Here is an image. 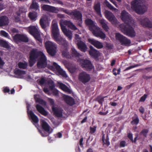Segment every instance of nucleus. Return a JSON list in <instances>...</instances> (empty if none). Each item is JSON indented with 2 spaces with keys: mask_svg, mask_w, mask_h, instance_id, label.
I'll return each instance as SVG.
<instances>
[{
  "mask_svg": "<svg viewBox=\"0 0 152 152\" xmlns=\"http://www.w3.org/2000/svg\"><path fill=\"white\" fill-rule=\"evenodd\" d=\"M52 27L53 38L58 43L62 45L61 50L62 56L66 58H71V56L68 50V42L60 35L57 23L56 20H53Z\"/></svg>",
  "mask_w": 152,
  "mask_h": 152,
  "instance_id": "f257e3e1",
  "label": "nucleus"
},
{
  "mask_svg": "<svg viewBox=\"0 0 152 152\" xmlns=\"http://www.w3.org/2000/svg\"><path fill=\"white\" fill-rule=\"evenodd\" d=\"M29 66H32L35 62L36 59L39 58L37 66L39 68H43L47 65L46 57L43 53L37 49H33L30 53Z\"/></svg>",
  "mask_w": 152,
  "mask_h": 152,
  "instance_id": "f03ea898",
  "label": "nucleus"
},
{
  "mask_svg": "<svg viewBox=\"0 0 152 152\" xmlns=\"http://www.w3.org/2000/svg\"><path fill=\"white\" fill-rule=\"evenodd\" d=\"M60 24L63 32L64 35L68 38V39L69 40H71L72 39V32L69 30H68L64 25L68 26V27L72 30L76 31V32L77 33L79 32V30L70 21H67L61 19L60 21Z\"/></svg>",
  "mask_w": 152,
  "mask_h": 152,
  "instance_id": "7ed1b4c3",
  "label": "nucleus"
},
{
  "mask_svg": "<svg viewBox=\"0 0 152 152\" xmlns=\"http://www.w3.org/2000/svg\"><path fill=\"white\" fill-rule=\"evenodd\" d=\"M85 22L86 24L89 26L90 30L92 31L94 36L98 37H99L102 39L105 38V34L100 28L97 26L95 23L89 19H86Z\"/></svg>",
  "mask_w": 152,
  "mask_h": 152,
  "instance_id": "20e7f679",
  "label": "nucleus"
},
{
  "mask_svg": "<svg viewBox=\"0 0 152 152\" xmlns=\"http://www.w3.org/2000/svg\"><path fill=\"white\" fill-rule=\"evenodd\" d=\"M143 0H134L131 2V7L136 13L143 14L147 10L146 7L143 4Z\"/></svg>",
  "mask_w": 152,
  "mask_h": 152,
  "instance_id": "39448f33",
  "label": "nucleus"
},
{
  "mask_svg": "<svg viewBox=\"0 0 152 152\" xmlns=\"http://www.w3.org/2000/svg\"><path fill=\"white\" fill-rule=\"evenodd\" d=\"M136 26H132V25L126 24V25L121 24L120 26L121 30L124 34L131 37H135L136 35V32L133 27Z\"/></svg>",
  "mask_w": 152,
  "mask_h": 152,
  "instance_id": "423d86ee",
  "label": "nucleus"
},
{
  "mask_svg": "<svg viewBox=\"0 0 152 152\" xmlns=\"http://www.w3.org/2000/svg\"><path fill=\"white\" fill-rule=\"evenodd\" d=\"M121 18L125 23L134 26L135 22L129 13L125 10H123L121 13Z\"/></svg>",
  "mask_w": 152,
  "mask_h": 152,
  "instance_id": "0eeeda50",
  "label": "nucleus"
},
{
  "mask_svg": "<svg viewBox=\"0 0 152 152\" xmlns=\"http://www.w3.org/2000/svg\"><path fill=\"white\" fill-rule=\"evenodd\" d=\"M45 46L48 53L51 56H54L56 53L57 45L51 41H48L45 43Z\"/></svg>",
  "mask_w": 152,
  "mask_h": 152,
  "instance_id": "6e6552de",
  "label": "nucleus"
},
{
  "mask_svg": "<svg viewBox=\"0 0 152 152\" xmlns=\"http://www.w3.org/2000/svg\"><path fill=\"white\" fill-rule=\"evenodd\" d=\"M115 38L116 40L119 41L122 45L128 46L130 45V40L119 33H116Z\"/></svg>",
  "mask_w": 152,
  "mask_h": 152,
  "instance_id": "1a4fd4ad",
  "label": "nucleus"
},
{
  "mask_svg": "<svg viewBox=\"0 0 152 152\" xmlns=\"http://www.w3.org/2000/svg\"><path fill=\"white\" fill-rule=\"evenodd\" d=\"M80 66L85 70L88 71L93 70L94 68L91 62L88 60L80 59L78 60Z\"/></svg>",
  "mask_w": 152,
  "mask_h": 152,
  "instance_id": "9d476101",
  "label": "nucleus"
},
{
  "mask_svg": "<svg viewBox=\"0 0 152 152\" xmlns=\"http://www.w3.org/2000/svg\"><path fill=\"white\" fill-rule=\"evenodd\" d=\"M40 123L43 129L46 132L43 134V132H44L43 131H39L40 133L42 136H47L52 132L53 129L50 127L44 120H41Z\"/></svg>",
  "mask_w": 152,
  "mask_h": 152,
  "instance_id": "9b49d317",
  "label": "nucleus"
},
{
  "mask_svg": "<svg viewBox=\"0 0 152 152\" xmlns=\"http://www.w3.org/2000/svg\"><path fill=\"white\" fill-rule=\"evenodd\" d=\"M105 17L111 23L115 26L118 24V22L113 13L109 11L105 10L104 12Z\"/></svg>",
  "mask_w": 152,
  "mask_h": 152,
  "instance_id": "f8f14e48",
  "label": "nucleus"
},
{
  "mask_svg": "<svg viewBox=\"0 0 152 152\" xmlns=\"http://www.w3.org/2000/svg\"><path fill=\"white\" fill-rule=\"evenodd\" d=\"M91 78L90 75L85 72H81L78 76L79 80L84 84L88 82Z\"/></svg>",
  "mask_w": 152,
  "mask_h": 152,
  "instance_id": "ddd939ff",
  "label": "nucleus"
},
{
  "mask_svg": "<svg viewBox=\"0 0 152 152\" xmlns=\"http://www.w3.org/2000/svg\"><path fill=\"white\" fill-rule=\"evenodd\" d=\"M70 16L73 19L77 20L79 21H82V14L79 11L76 10L72 11Z\"/></svg>",
  "mask_w": 152,
  "mask_h": 152,
  "instance_id": "4468645a",
  "label": "nucleus"
},
{
  "mask_svg": "<svg viewBox=\"0 0 152 152\" xmlns=\"http://www.w3.org/2000/svg\"><path fill=\"white\" fill-rule=\"evenodd\" d=\"M42 8L44 10L55 13H57L60 10L58 8L48 5H43Z\"/></svg>",
  "mask_w": 152,
  "mask_h": 152,
  "instance_id": "2eb2a0df",
  "label": "nucleus"
},
{
  "mask_svg": "<svg viewBox=\"0 0 152 152\" xmlns=\"http://www.w3.org/2000/svg\"><path fill=\"white\" fill-rule=\"evenodd\" d=\"M140 24L143 27L152 28V22L147 18H142L139 20Z\"/></svg>",
  "mask_w": 152,
  "mask_h": 152,
  "instance_id": "dca6fc26",
  "label": "nucleus"
},
{
  "mask_svg": "<svg viewBox=\"0 0 152 152\" xmlns=\"http://www.w3.org/2000/svg\"><path fill=\"white\" fill-rule=\"evenodd\" d=\"M13 39L17 42H27L28 41V39L27 37L23 35L16 34L14 36Z\"/></svg>",
  "mask_w": 152,
  "mask_h": 152,
  "instance_id": "f3484780",
  "label": "nucleus"
},
{
  "mask_svg": "<svg viewBox=\"0 0 152 152\" xmlns=\"http://www.w3.org/2000/svg\"><path fill=\"white\" fill-rule=\"evenodd\" d=\"M54 114L58 117H61L62 116L63 110L58 107L57 105H53L52 107Z\"/></svg>",
  "mask_w": 152,
  "mask_h": 152,
  "instance_id": "a211bd4d",
  "label": "nucleus"
},
{
  "mask_svg": "<svg viewBox=\"0 0 152 152\" xmlns=\"http://www.w3.org/2000/svg\"><path fill=\"white\" fill-rule=\"evenodd\" d=\"M88 42L98 49H101L103 47L102 43L93 39H89Z\"/></svg>",
  "mask_w": 152,
  "mask_h": 152,
  "instance_id": "6ab92c4d",
  "label": "nucleus"
},
{
  "mask_svg": "<svg viewBox=\"0 0 152 152\" xmlns=\"http://www.w3.org/2000/svg\"><path fill=\"white\" fill-rule=\"evenodd\" d=\"M90 50L89 53L90 55L95 58H97L100 55V53L94 49L92 46H90Z\"/></svg>",
  "mask_w": 152,
  "mask_h": 152,
  "instance_id": "aec40b11",
  "label": "nucleus"
},
{
  "mask_svg": "<svg viewBox=\"0 0 152 152\" xmlns=\"http://www.w3.org/2000/svg\"><path fill=\"white\" fill-rule=\"evenodd\" d=\"M79 49L81 51L85 52L87 49V46L85 43L82 41H80L76 43Z\"/></svg>",
  "mask_w": 152,
  "mask_h": 152,
  "instance_id": "412c9836",
  "label": "nucleus"
},
{
  "mask_svg": "<svg viewBox=\"0 0 152 152\" xmlns=\"http://www.w3.org/2000/svg\"><path fill=\"white\" fill-rule=\"evenodd\" d=\"M28 113L29 115L31 117L33 122L34 123V124L37 126V123L39 121V119L31 111H30L29 112L28 111Z\"/></svg>",
  "mask_w": 152,
  "mask_h": 152,
  "instance_id": "4be33fe9",
  "label": "nucleus"
},
{
  "mask_svg": "<svg viewBox=\"0 0 152 152\" xmlns=\"http://www.w3.org/2000/svg\"><path fill=\"white\" fill-rule=\"evenodd\" d=\"M99 22L104 30L105 31H108L109 29L107 25L108 22L104 19H100L99 20Z\"/></svg>",
  "mask_w": 152,
  "mask_h": 152,
  "instance_id": "5701e85b",
  "label": "nucleus"
},
{
  "mask_svg": "<svg viewBox=\"0 0 152 152\" xmlns=\"http://www.w3.org/2000/svg\"><path fill=\"white\" fill-rule=\"evenodd\" d=\"M9 20L8 17L6 16L0 17V26H6L8 24Z\"/></svg>",
  "mask_w": 152,
  "mask_h": 152,
  "instance_id": "b1692460",
  "label": "nucleus"
},
{
  "mask_svg": "<svg viewBox=\"0 0 152 152\" xmlns=\"http://www.w3.org/2000/svg\"><path fill=\"white\" fill-rule=\"evenodd\" d=\"M50 18H48L47 16H44L40 20V23L42 28L44 29L46 27V25L45 24V21H50Z\"/></svg>",
  "mask_w": 152,
  "mask_h": 152,
  "instance_id": "393cba45",
  "label": "nucleus"
},
{
  "mask_svg": "<svg viewBox=\"0 0 152 152\" xmlns=\"http://www.w3.org/2000/svg\"><path fill=\"white\" fill-rule=\"evenodd\" d=\"M28 31L29 33L32 35L37 34L39 31L38 28L34 26H31L28 28Z\"/></svg>",
  "mask_w": 152,
  "mask_h": 152,
  "instance_id": "a878e982",
  "label": "nucleus"
},
{
  "mask_svg": "<svg viewBox=\"0 0 152 152\" xmlns=\"http://www.w3.org/2000/svg\"><path fill=\"white\" fill-rule=\"evenodd\" d=\"M14 73L15 74L18 75L19 77L20 78H22L23 75L26 73L25 71L19 69H15L14 71Z\"/></svg>",
  "mask_w": 152,
  "mask_h": 152,
  "instance_id": "bb28decb",
  "label": "nucleus"
},
{
  "mask_svg": "<svg viewBox=\"0 0 152 152\" xmlns=\"http://www.w3.org/2000/svg\"><path fill=\"white\" fill-rule=\"evenodd\" d=\"M64 99L66 102L70 105H72L75 104L74 99L70 97L66 96Z\"/></svg>",
  "mask_w": 152,
  "mask_h": 152,
  "instance_id": "cd10ccee",
  "label": "nucleus"
},
{
  "mask_svg": "<svg viewBox=\"0 0 152 152\" xmlns=\"http://www.w3.org/2000/svg\"><path fill=\"white\" fill-rule=\"evenodd\" d=\"M58 84L59 87L63 91L69 93H71V90L65 85L61 83H58Z\"/></svg>",
  "mask_w": 152,
  "mask_h": 152,
  "instance_id": "c85d7f7f",
  "label": "nucleus"
},
{
  "mask_svg": "<svg viewBox=\"0 0 152 152\" xmlns=\"http://www.w3.org/2000/svg\"><path fill=\"white\" fill-rule=\"evenodd\" d=\"M94 8L95 11L97 13L101 16V8L100 4L99 2H98L95 3Z\"/></svg>",
  "mask_w": 152,
  "mask_h": 152,
  "instance_id": "c756f323",
  "label": "nucleus"
},
{
  "mask_svg": "<svg viewBox=\"0 0 152 152\" xmlns=\"http://www.w3.org/2000/svg\"><path fill=\"white\" fill-rule=\"evenodd\" d=\"M36 108L38 110L41 114L46 115L48 114V112H47L39 104H37L36 106Z\"/></svg>",
  "mask_w": 152,
  "mask_h": 152,
  "instance_id": "7c9ffc66",
  "label": "nucleus"
},
{
  "mask_svg": "<svg viewBox=\"0 0 152 152\" xmlns=\"http://www.w3.org/2000/svg\"><path fill=\"white\" fill-rule=\"evenodd\" d=\"M104 3L107 7L110 10L113 12H117L118 11V10L114 7L109 2L106 0L104 2Z\"/></svg>",
  "mask_w": 152,
  "mask_h": 152,
  "instance_id": "2f4dec72",
  "label": "nucleus"
},
{
  "mask_svg": "<svg viewBox=\"0 0 152 152\" xmlns=\"http://www.w3.org/2000/svg\"><path fill=\"white\" fill-rule=\"evenodd\" d=\"M34 98L35 99V101L36 102L39 103L40 104H41L43 105H45L46 103L45 102L42 100L39 97V96L38 95H34Z\"/></svg>",
  "mask_w": 152,
  "mask_h": 152,
  "instance_id": "473e14b6",
  "label": "nucleus"
},
{
  "mask_svg": "<svg viewBox=\"0 0 152 152\" xmlns=\"http://www.w3.org/2000/svg\"><path fill=\"white\" fill-rule=\"evenodd\" d=\"M71 51L73 57H79L81 56V55L73 47L72 48Z\"/></svg>",
  "mask_w": 152,
  "mask_h": 152,
  "instance_id": "72a5a7b5",
  "label": "nucleus"
},
{
  "mask_svg": "<svg viewBox=\"0 0 152 152\" xmlns=\"http://www.w3.org/2000/svg\"><path fill=\"white\" fill-rule=\"evenodd\" d=\"M53 66L48 65V67L50 69L52 70H54L55 69H56L58 71L61 68L60 66L58 65L55 62H53Z\"/></svg>",
  "mask_w": 152,
  "mask_h": 152,
  "instance_id": "f704fd0d",
  "label": "nucleus"
},
{
  "mask_svg": "<svg viewBox=\"0 0 152 152\" xmlns=\"http://www.w3.org/2000/svg\"><path fill=\"white\" fill-rule=\"evenodd\" d=\"M132 121L131 123L132 125H137L139 122V119L137 115L135 114L134 116L132 118Z\"/></svg>",
  "mask_w": 152,
  "mask_h": 152,
  "instance_id": "c9c22d12",
  "label": "nucleus"
},
{
  "mask_svg": "<svg viewBox=\"0 0 152 152\" xmlns=\"http://www.w3.org/2000/svg\"><path fill=\"white\" fill-rule=\"evenodd\" d=\"M39 8L38 4L35 2V0H33L32 3L30 6V8L37 10L39 9Z\"/></svg>",
  "mask_w": 152,
  "mask_h": 152,
  "instance_id": "e433bc0d",
  "label": "nucleus"
},
{
  "mask_svg": "<svg viewBox=\"0 0 152 152\" xmlns=\"http://www.w3.org/2000/svg\"><path fill=\"white\" fill-rule=\"evenodd\" d=\"M28 16L31 20L35 21L37 17V13L35 12H30L28 15Z\"/></svg>",
  "mask_w": 152,
  "mask_h": 152,
  "instance_id": "4c0bfd02",
  "label": "nucleus"
},
{
  "mask_svg": "<svg viewBox=\"0 0 152 152\" xmlns=\"http://www.w3.org/2000/svg\"><path fill=\"white\" fill-rule=\"evenodd\" d=\"M0 45L6 48H8L10 47L8 42L3 40H0Z\"/></svg>",
  "mask_w": 152,
  "mask_h": 152,
  "instance_id": "58836bf2",
  "label": "nucleus"
},
{
  "mask_svg": "<svg viewBox=\"0 0 152 152\" xmlns=\"http://www.w3.org/2000/svg\"><path fill=\"white\" fill-rule=\"evenodd\" d=\"M102 140L104 145H105L107 146L109 145L110 143L109 141V139L107 136L106 139H105L104 135L103 134L102 137Z\"/></svg>",
  "mask_w": 152,
  "mask_h": 152,
  "instance_id": "ea45409f",
  "label": "nucleus"
},
{
  "mask_svg": "<svg viewBox=\"0 0 152 152\" xmlns=\"http://www.w3.org/2000/svg\"><path fill=\"white\" fill-rule=\"evenodd\" d=\"M18 66L20 68L26 69L27 66V64L26 62H19L18 64Z\"/></svg>",
  "mask_w": 152,
  "mask_h": 152,
  "instance_id": "a19ab883",
  "label": "nucleus"
},
{
  "mask_svg": "<svg viewBox=\"0 0 152 152\" xmlns=\"http://www.w3.org/2000/svg\"><path fill=\"white\" fill-rule=\"evenodd\" d=\"M35 38L40 43L42 42V39L40 37V32L39 31L37 34H35L33 35Z\"/></svg>",
  "mask_w": 152,
  "mask_h": 152,
  "instance_id": "79ce46f5",
  "label": "nucleus"
},
{
  "mask_svg": "<svg viewBox=\"0 0 152 152\" xmlns=\"http://www.w3.org/2000/svg\"><path fill=\"white\" fill-rule=\"evenodd\" d=\"M0 34L2 36L6 37L9 39H10V36L8 34L4 31H1L0 32Z\"/></svg>",
  "mask_w": 152,
  "mask_h": 152,
  "instance_id": "37998d69",
  "label": "nucleus"
},
{
  "mask_svg": "<svg viewBox=\"0 0 152 152\" xmlns=\"http://www.w3.org/2000/svg\"><path fill=\"white\" fill-rule=\"evenodd\" d=\"M58 71L60 74L62 75L64 77H67V75L65 72L61 69H60Z\"/></svg>",
  "mask_w": 152,
  "mask_h": 152,
  "instance_id": "c03bdc74",
  "label": "nucleus"
},
{
  "mask_svg": "<svg viewBox=\"0 0 152 152\" xmlns=\"http://www.w3.org/2000/svg\"><path fill=\"white\" fill-rule=\"evenodd\" d=\"M148 132V129H143L141 132L140 133V135H142L146 137L147 134Z\"/></svg>",
  "mask_w": 152,
  "mask_h": 152,
  "instance_id": "a18cd8bd",
  "label": "nucleus"
},
{
  "mask_svg": "<svg viewBox=\"0 0 152 152\" xmlns=\"http://www.w3.org/2000/svg\"><path fill=\"white\" fill-rule=\"evenodd\" d=\"M96 126H94L93 127H90V133L91 134H93L95 132L96 130Z\"/></svg>",
  "mask_w": 152,
  "mask_h": 152,
  "instance_id": "49530a36",
  "label": "nucleus"
},
{
  "mask_svg": "<svg viewBox=\"0 0 152 152\" xmlns=\"http://www.w3.org/2000/svg\"><path fill=\"white\" fill-rule=\"evenodd\" d=\"M60 10V11H63L65 13L69 15L70 16L72 12V11H69L67 10H64L63 9H59Z\"/></svg>",
  "mask_w": 152,
  "mask_h": 152,
  "instance_id": "de8ad7c7",
  "label": "nucleus"
},
{
  "mask_svg": "<svg viewBox=\"0 0 152 152\" xmlns=\"http://www.w3.org/2000/svg\"><path fill=\"white\" fill-rule=\"evenodd\" d=\"M37 81L38 83H39L40 85L44 84L45 81V79L43 78H41L40 79L37 80Z\"/></svg>",
  "mask_w": 152,
  "mask_h": 152,
  "instance_id": "09e8293b",
  "label": "nucleus"
},
{
  "mask_svg": "<svg viewBox=\"0 0 152 152\" xmlns=\"http://www.w3.org/2000/svg\"><path fill=\"white\" fill-rule=\"evenodd\" d=\"M126 145V142L125 141H122L120 143V147H124Z\"/></svg>",
  "mask_w": 152,
  "mask_h": 152,
  "instance_id": "8fccbe9b",
  "label": "nucleus"
},
{
  "mask_svg": "<svg viewBox=\"0 0 152 152\" xmlns=\"http://www.w3.org/2000/svg\"><path fill=\"white\" fill-rule=\"evenodd\" d=\"M20 15L19 14L17 15V16H16L15 15L14 16L15 20L16 22H18L20 21Z\"/></svg>",
  "mask_w": 152,
  "mask_h": 152,
  "instance_id": "3c124183",
  "label": "nucleus"
},
{
  "mask_svg": "<svg viewBox=\"0 0 152 152\" xmlns=\"http://www.w3.org/2000/svg\"><path fill=\"white\" fill-rule=\"evenodd\" d=\"M75 39L76 40V41H75V42H78L80 41V37L79 35L77 34H75Z\"/></svg>",
  "mask_w": 152,
  "mask_h": 152,
  "instance_id": "603ef678",
  "label": "nucleus"
},
{
  "mask_svg": "<svg viewBox=\"0 0 152 152\" xmlns=\"http://www.w3.org/2000/svg\"><path fill=\"white\" fill-rule=\"evenodd\" d=\"M147 95L145 94L143 96L141 97L140 99V101L141 102H144L146 98H147Z\"/></svg>",
  "mask_w": 152,
  "mask_h": 152,
  "instance_id": "864d4df0",
  "label": "nucleus"
},
{
  "mask_svg": "<svg viewBox=\"0 0 152 152\" xmlns=\"http://www.w3.org/2000/svg\"><path fill=\"white\" fill-rule=\"evenodd\" d=\"M3 91L4 93L7 92L9 93V94H10V89L8 87H4V88Z\"/></svg>",
  "mask_w": 152,
  "mask_h": 152,
  "instance_id": "5fc2aeb1",
  "label": "nucleus"
},
{
  "mask_svg": "<svg viewBox=\"0 0 152 152\" xmlns=\"http://www.w3.org/2000/svg\"><path fill=\"white\" fill-rule=\"evenodd\" d=\"M99 97H98L97 98V100L99 104H102V102L103 101V99L102 98L100 99Z\"/></svg>",
  "mask_w": 152,
  "mask_h": 152,
  "instance_id": "6e6d98bb",
  "label": "nucleus"
},
{
  "mask_svg": "<svg viewBox=\"0 0 152 152\" xmlns=\"http://www.w3.org/2000/svg\"><path fill=\"white\" fill-rule=\"evenodd\" d=\"M137 66H138V65H137L131 66H130L129 67H127L125 69V71H127V70H129L130 69H131L132 68H133L136 67Z\"/></svg>",
  "mask_w": 152,
  "mask_h": 152,
  "instance_id": "4d7b16f0",
  "label": "nucleus"
},
{
  "mask_svg": "<svg viewBox=\"0 0 152 152\" xmlns=\"http://www.w3.org/2000/svg\"><path fill=\"white\" fill-rule=\"evenodd\" d=\"M128 137L131 140L132 142H133V135L132 134L129 133L128 135Z\"/></svg>",
  "mask_w": 152,
  "mask_h": 152,
  "instance_id": "13d9d810",
  "label": "nucleus"
},
{
  "mask_svg": "<svg viewBox=\"0 0 152 152\" xmlns=\"http://www.w3.org/2000/svg\"><path fill=\"white\" fill-rule=\"evenodd\" d=\"M139 111L142 114L144 113V109L142 107H140L139 109Z\"/></svg>",
  "mask_w": 152,
  "mask_h": 152,
  "instance_id": "bf43d9fd",
  "label": "nucleus"
},
{
  "mask_svg": "<svg viewBox=\"0 0 152 152\" xmlns=\"http://www.w3.org/2000/svg\"><path fill=\"white\" fill-rule=\"evenodd\" d=\"M39 1L42 3H50V2L49 0H39Z\"/></svg>",
  "mask_w": 152,
  "mask_h": 152,
  "instance_id": "052dcab7",
  "label": "nucleus"
},
{
  "mask_svg": "<svg viewBox=\"0 0 152 152\" xmlns=\"http://www.w3.org/2000/svg\"><path fill=\"white\" fill-rule=\"evenodd\" d=\"M57 17L60 18H64V15L62 14H58L57 15Z\"/></svg>",
  "mask_w": 152,
  "mask_h": 152,
  "instance_id": "680f3d73",
  "label": "nucleus"
},
{
  "mask_svg": "<svg viewBox=\"0 0 152 152\" xmlns=\"http://www.w3.org/2000/svg\"><path fill=\"white\" fill-rule=\"evenodd\" d=\"M83 138L82 137L80 139V145L81 146H83Z\"/></svg>",
  "mask_w": 152,
  "mask_h": 152,
  "instance_id": "e2e57ef3",
  "label": "nucleus"
},
{
  "mask_svg": "<svg viewBox=\"0 0 152 152\" xmlns=\"http://www.w3.org/2000/svg\"><path fill=\"white\" fill-rule=\"evenodd\" d=\"M49 101H50V103H51V105H52V107L53 105H54V101H53V99H49Z\"/></svg>",
  "mask_w": 152,
  "mask_h": 152,
  "instance_id": "0e129e2a",
  "label": "nucleus"
},
{
  "mask_svg": "<svg viewBox=\"0 0 152 152\" xmlns=\"http://www.w3.org/2000/svg\"><path fill=\"white\" fill-rule=\"evenodd\" d=\"M43 91L45 93L47 94H49V92L48 88H44L43 89Z\"/></svg>",
  "mask_w": 152,
  "mask_h": 152,
  "instance_id": "69168bd1",
  "label": "nucleus"
},
{
  "mask_svg": "<svg viewBox=\"0 0 152 152\" xmlns=\"http://www.w3.org/2000/svg\"><path fill=\"white\" fill-rule=\"evenodd\" d=\"M53 93L55 95H57L58 94V92L57 90L54 89L53 90Z\"/></svg>",
  "mask_w": 152,
  "mask_h": 152,
  "instance_id": "338daca9",
  "label": "nucleus"
},
{
  "mask_svg": "<svg viewBox=\"0 0 152 152\" xmlns=\"http://www.w3.org/2000/svg\"><path fill=\"white\" fill-rule=\"evenodd\" d=\"M87 119V117H86L81 121V122L82 123H83L86 122Z\"/></svg>",
  "mask_w": 152,
  "mask_h": 152,
  "instance_id": "774afa93",
  "label": "nucleus"
}]
</instances>
